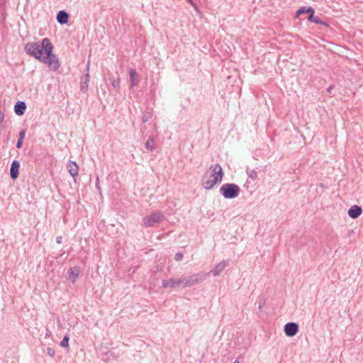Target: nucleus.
Here are the masks:
<instances>
[{
	"label": "nucleus",
	"instance_id": "9b49d317",
	"mask_svg": "<svg viewBox=\"0 0 363 363\" xmlns=\"http://www.w3.org/2000/svg\"><path fill=\"white\" fill-rule=\"evenodd\" d=\"M227 265L228 263L225 261L220 262L217 264L208 273L209 274H212L215 277L219 276L221 272L223 271Z\"/></svg>",
	"mask_w": 363,
	"mask_h": 363
},
{
	"label": "nucleus",
	"instance_id": "f3484780",
	"mask_svg": "<svg viewBox=\"0 0 363 363\" xmlns=\"http://www.w3.org/2000/svg\"><path fill=\"white\" fill-rule=\"evenodd\" d=\"M308 21L310 22L315 23V24L318 25H323L325 26H328V23L322 21L320 17L317 16H314V13H311V15H308Z\"/></svg>",
	"mask_w": 363,
	"mask_h": 363
},
{
	"label": "nucleus",
	"instance_id": "6ab92c4d",
	"mask_svg": "<svg viewBox=\"0 0 363 363\" xmlns=\"http://www.w3.org/2000/svg\"><path fill=\"white\" fill-rule=\"evenodd\" d=\"M26 133V130L22 129L18 133V138L16 145L18 149L21 148L23 146V140L25 138Z\"/></svg>",
	"mask_w": 363,
	"mask_h": 363
},
{
	"label": "nucleus",
	"instance_id": "a211bd4d",
	"mask_svg": "<svg viewBox=\"0 0 363 363\" xmlns=\"http://www.w3.org/2000/svg\"><path fill=\"white\" fill-rule=\"evenodd\" d=\"M130 87L133 88L138 84V74L135 69H130Z\"/></svg>",
	"mask_w": 363,
	"mask_h": 363
},
{
	"label": "nucleus",
	"instance_id": "f8f14e48",
	"mask_svg": "<svg viewBox=\"0 0 363 363\" xmlns=\"http://www.w3.org/2000/svg\"><path fill=\"white\" fill-rule=\"evenodd\" d=\"M56 19L60 25L67 24L69 21V14L67 11L61 10L57 13Z\"/></svg>",
	"mask_w": 363,
	"mask_h": 363
},
{
	"label": "nucleus",
	"instance_id": "5701e85b",
	"mask_svg": "<svg viewBox=\"0 0 363 363\" xmlns=\"http://www.w3.org/2000/svg\"><path fill=\"white\" fill-rule=\"evenodd\" d=\"M111 85L114 88H118L120 86V79H119V78H118L116 79H113L112 82H111Z\"/></svg>",
	"mask_w": 363,
	"mask_h": 363
},
{
	"label": "nucleus",
	"instance_id": "423d86ee",
	"mask_svg": "<svg viewBox=\"0 0 363 363\" xmlns=\"http://www.w3.org/2000/svg\"><path fill=\"white\" fill-rule=\"evenodd\" d=\"M159 223V213L154 212L150 216L143 218V223L145 227L152 226L154 223Z\"/></svg>",
	"mask_w": 363,
	"mask_h": 363
},
{
	"label": "nucleus",
	"instance_id": "473e14b6",
	"mask_svg": "<svg viewBox=\"0 0 363 363\" xmlns=\"http://www.w3.org/2000/svg\"><path fill=\"white\" fill-rule=\"evenodd\" d=\"M160 222L162 221V216L161 215H160Z\"/></svg>",
	"mask_w": 363,
	"mask_h": 363
},
{
	"label": "nucleus",
	"instance_id": "6e6552de",
	"mask_svg": "<svg viewBox=\"0 0 363 363\" xmlns=\"http://www.w3.org/2000/svg\"><path fill=\"white\" fill-rule=\"evenodd\" d=\"M89 62H88V63L86 65V73L84 74V77L82 78L81 91L84 93L86 92L88 90L89 82Z\"/></svg>",
	"mask_w": 363,
	"mask_h": 363
},
{
	"label": "nucleus",
	"instance_id": "412c9836",
	"mask_svg": "<svg viewBox=\"0 0 363 363\" xmlns=\"http://www.w3.org/2000/svg\"><path fill=\"white\" fill-rule=\"evenodd\" d=\"M155 145V141L152 138H149L145 143V147L147 150L152 151L153 150V146Z\"/></svg>",
	"mask_w": 363,
	"mask_h": 363
},
{
	"label": "nucleus",
	"instance_id": "b1692460",
	"mask_svg": "<svg viewBox=\"0 0 363 363\" xmlns=\"http://www.w3.org/2000/svg\"><path fill=\"white\" fill-rule=\"evenodd\" d=\"M4 118H5L4 113L3 111H0V130L2 128V124L4 122Z\"/></svg>",
	"mask_w": 363,
	"mask_h": 363
},
{
	"label": "nucleus",
	"instance_id": "4be33fe9",
	"mask_svg": "<svg viewBox=\"0 0 363 363\" xmlns=\"http://www.w3.org/2000/svg\"><path fill=\"white\" fill-rule=\"evenodd\" d=\"M69 335H65L61 342H60V346L62 347H67L69 346Z\"/></svg>",
	"mask_w": 363,
	"mask_h": 363
},
{
	"label": "nucleus",
	"instance_id": "0eeeda50",
	"mask_svg": "<svg viewBox=\"0 0 363 363\" xmlns=\"http://www.w3.org/2000/svg\"><path fill=\"white\" fill-rule=\"evenodd\" d=\"M20 162L14 160H13L10 167V177L12 179L15 180L19 175Z\"/></svg>",
	"mask_w": 363,
	"mask_h": 363
},
{
	"label": "nucleus",
	"instance_id": "2f4dec72",
	"mask_svg": "<svg viewBox=\"0 0 363 363\" xmlns=\"http://www.w3.org/2000/svg\"><path fill=\"white\" fill-rule=\"evenodd\" d=\"M259 309H261V308H262V305H261V304H259Z\"/></svg>",
	"mask_w": 363,
	"mask_h": 363
},
{
	"label": "nucleus",
	"instance_id": "cd10ccee",
	"mask_svg": "<svg viewBox=\"0 0 363 363\" xmlns=\"http://www.w3.org/2000/svg\"><path fill=\"white\" fill-rule=\"evenodd\" d=\"M188 2L192 6H194L195 9H197V6L196 4H195V2L193 1V0H187Z\"/></svg>",
	"mask_w": 363,
	"mask_h": 363
},
{
	"label": "nucleus",
	"instance_id": "aec40b11",
	"mask_svg": "<svg viewBox=\"0 0 363 363\" xmlns=\"http://www.w3.org/2000/svg\"><path fill=\"white\" fill-rule=\"evenodd\" d=\"M247 174L250 178H251L253 180H256L258 177L257 172L255 169H247Z\"/></svg>",
	"mask_w": 363,
	"mask_h": 363
},
{
	"label": "nucleus",
	"instance_id": "4468645a",
	"mask_svg": "<svg viewBox=\"0 0 363 363\" xmlns=\"http://www.w3.org/2000/svg\"><path fill=\"white\" fill-rule=\"evenodd\" d=\"M362 213V209L360 206L354 205L348 210V215L351 218H358Z\"/></svg>",
	"mask_w": 363,
	"mask_h": 363
},
{
	"label": "nucleus",
	"instance_id": "393cba45",
	"mask_svg": "<svg viewBox=\"0 0 363 363\" xmlns=\"http://www.w3.org/2000/svg\"><path fill=\"white\" fill-rule=\"evenodd\" d=\"M47 354L50 356V357H53L55 354V351L54 349L52 348H50V347H48L47 348Z\"/></svg>",
	"mask_w": 363,
	"mask_h": 363
},
{
	"label": "nucleus",
	"instance_id": "a878e982",
	"mask_svg": "<svg viewBox=\"0 0 363 363\" xmlns=\"http://www.w3.org/2000/svg\"><path fill=\"white\" fill-rule=\"evenodd\" d=\"M183 258V254L181 253V252H177L175 254V256H174V259L176 261H181Z\"/></svg>",
	"mask_w": 363,
	"mask_h": 363
},
{
	"label": "nucleus",
	"instance_id": "20e7f679",
	"mask_svg": "<svg viewBox=\"0 0 363 363\" xmlns=\"http://www.w3.org/2000/svg\"><path fill=\"white\" fill-rule=\"evenodd\" d=\"M240 191L238 185L235 184L226 183L220 188V193L225 199L236 198Z\"/></svg>",
	"mask_w": 363,
	"mask_h": 363
},
{
	"label": "nucleus",
	"instance_id": "2eb2a0df",
	"mask_svg": "<svg viewBox=\"0 0 363 363\" xmlns=\"http://www.w3.org/2000/svg\"><path fill=\"white\" fill-rule=\"evenodd\" d=\"M67 169L72 177H77L79 174V167L75 162H69L67 164Z\"/></svg>",
	"mask_w": 363,
	"mask_h": 363
},
{
	"label": "nucleus",
	"instance_id": "9d476101",
	"mask_svg": "<svg viewBox=\"0 0 363 363\" xmlns=\"http://www.w3.org/2000/svg\"><path fill=\"white\" fill-rule=\"evenodd\" d=\"M26 110V104L23 101H18L14 105V112L18 116H23Z\"/></svg>",
	"mask_w": 363,
	"mask_h": 363
},
{
	"label": "nucleus",
	"instance_id": "ddd939ff",
	"mask_svg": "<svg viewBox=\"0 0 363 363\" xmlns=\"http://www.w3.org/2000/svg\"><path fill=\"white\" fill-rule=\"evenodd\" d=\"M80 272V268L79 267H74L70 268L68 270V279L72 281V283H75L79 274Z\"/></svg>",
	"mask_w": 363,
	"mask_h": 363
},
{
	"label": "nucleus",
	"instance_id": "dca6fc26",
	"mask_svg": "<svg viewBox=\"0 0 363 363\" xmlns=\"http://www.w3.org/2000/svg\"><path fill=\"white\" fill-rule=\"evenodd\" d=\"M314 9L311 6H301L296 12V17L297 18L303 13H308L311 15V13H314Z\"/></svg>",
	"mask_w": 363,
	"mask_h": 363
},
{
	"label": "nucleus",
	"instance_id": "f03ea898",
	"mask_svg": "<svg viewBox=\"0 0 363 363\" xmlns=\"http://www.w3.org/2000/svg\"><path fill=\"white\" fill-rule=\"evenodd\" d=\"M224 173L221 166L216 163L212 164L201 178V185L206 189H212L217 184H220L223 177Z\"/></svg>",
	"mask_w": 363,
	"mask_h": 363
},
{
	"label": "nucleus",
	"instance_id": "c756f323",
	"mask_svg": "<svg viewBox=\"0 0 363 363\" xmlns=\"http://www.w3.org/2000/svg\"><path fill=\"white\" fill-rule=\"evenodd\" d=\"M333 86H330L327 89H326V91L327 92H330V91L333 89Z\"/></svg>",
	"mask_w": 363,
	"mask_h": 363
},
{
	"label": "nucleus",
	"instance_id": "1a4fd4ad",
	"mask_svg": "<svg viewBox=\"0 0 363 363\" xmlns=\"http://www.w3.org/2000/svg\"><path fill=\"white\" fill-rule=\"evenodd\" d=\"M162 286L164 288L170 287V288H175L178 287L180 288V279L179 278H172L168 280H164L162 281Z\"/></svg>",
	"mask_w": 363,
	"mask_h": 363
},
{
	"label": "nucleus",
	"instance_id": "39448f33",
	"mask_svg": "<svg viewBox=\"0 0 363 363\" xmlns=\"http://www.w3.org/2000/svg\"><path fill=\"white\" fill-rule=\"evenodd\" d=\"M284 330L286 336L294 337L298 331V325L294 322L287 323L284 325Z\"/></svg>",
	"mask_w": 363,
	"mask_h": 363
},
{
	"label": "nucleus",
	"instance_id": "bb28decb",
	"mask_svg": "<svg viewBox=\"0 0 363 363\" xmlns=\"http://www.w3.org/2000/svg\"><path fill=\"white\" fill-rule=\"evenodd\" d=\"M56 242L58 244H61L62 242V236H57L56 238Z\"/></svg>",
	"mask_w": 363,
	"mask_h": 363
},
{
	"label": "nucleus",
	"instance_id": "f257e3e1",
	"mask_svg": "<svg viewBox=\"0 0 363 363\" xmlns=\"http://www.w3.org/2000/svg\"><path fill=\"white\" fill-rule=\"evenodd\" d=\"M53 49L54 46L48 38L37 42H29L24 47L27 55L47 65L51 70L56 71L60 67V63L53 53Z\"/></svg>",
	"mask_w": 363,
	"mask_h": 363
},
{
	"label": "nucleus",
	"instance_id": "c85d7f7f",
	"mask_svg": "<svg viewBox=\"0 0 363 363\" xmlns=\"http://www.w3.org/2000/svg\"><path fill=\"white\" fill-rule=\"evenodd\" d=\"M99 177L96 178V187L99 190L100 189V187H99Z\"/></svg>",
	"mask_w": 363,
	"mask_h": 363
},
{
	"label": "nucleus",
	"instance_id": "7ed1b4c3",
	"mask_svg": "<svg viewBox=\"0 0 363 363\" xmlns=\"http://www.w3.org/2000/svg\"><path fill=\"white\" fill-rule=\"evenodd\" d=\"M209 276V273L201 272L198 274H194L190 276H183L179 278L180 285L182 288L191 287L199 283H201Z\"/></svg>",
	"mask_w": 363,
	"mask_h": 363
},
{
	"label": "nucleus",
	"instance_id": "7c9ffc66",
	"mask_svg": "<svg viewBox=\"0 0 363 363\" xmlns=\"http://www.w3.org/2000/svg\"><path fill=\"white\" fill-rule=\"evenodd\" d=\"M233 363H240L238 360L234 361Z\"/></svg>",
	"mask_w": 363,
	"mask_h": 363
}]
</instances>
